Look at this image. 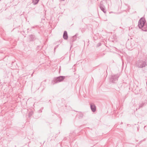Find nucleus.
Here are the masks:
<instances>
[{"label": "nucleus", "instance_id": "obj_5", "mask_svg": "<svg viewBox=\"0 0 147 147\" xmlns=\"http://www.w3.org/2000/svg\"><path fill=\"white\" fill-rule=\"evenodd\" d=\"M78 35V34H76L75 35L73 36L71 38L70 41V43L71 45V47L72 46L73 42L76 40L77 36Z\"/></svg>", "mask_w": 147, "mask_h": 147}, {"label": "nucleus", "instance_id": "obj_3", "mask_svg": "<svg viewBox=\"0 0 147 147\" xmlns=\"http://www.w3.org/2000/svg\"><path fill=\"white\" fill-rule=\"evenodd\" d=\"M147 65L145 61L142 60H139L136 63V66L139 68H142Z\"/></svg>", "mask_w": 147, "mask_h": 147}, {"label": "nucleus", "instance_id": "obj_15", "mask_svg": "<svg viewBox=\"0 0 147 147\" xmlns=\"http://www.w3.org/2000/svg\"><path fill=\"white\" fill-rule=\"evenodd\" d=\"M33 73L32 74H32H33Z\"/></svg>", "mask_w": 147, "mask_h": 147}, {"label": "nucleus", "instance_id": "obj_13", "mask_svg": "<svg viewBox=\"0 0 147 147\" xmlns=\"http://www.w3.org/2000/svg\"><path fill=\"white\" fill-rule=\"evenodd\" d=\"M101 45V43H98L97 44V46L98 47L99 46H100Z\"/></svg>", "mask_w": 147, "mask_h": 147}, {"label": "nucleus", "instance_id": "obj_12", "mask_svg": "<svg viewBox=\"0 0 147 147\" xmlns=\"http://www.w3.org/2000/svg\"><path fill=\"white\" fill-rule=\"evenodd\" d=\"M59 45H57L54 48V51H55V49L58 47Z\"/></svg>", "mask_w": 147, "mask_h": 147}, {"label": "nucleus", "instance_id": "obj_2", "mask_svg": "<svg viewBox=\"0 0 147 147\" xmlns=\"http://www.w3.org/2000/svg\"><path fill=\"white\" fill-rule=\"evenodd\" d=\"M65 78V76H59V77L55 78L53 79L52 82V84L53 85L55 83H59L63 81Z\"/></svg>", "mask_w": 147, "mask_h": 147}, {"label": "nucleus", "instance_id": "obj_9", "mask_svg": "<svg viewBox=\"0 0 147 147\" xmlns=\"http://www.w3.org/2000/svg\"><path fill=\"white\" fill-rule=\"evenodd\" d=\"M30 40L31 41H33L35 39V37L34 35H31L29 36Z\"/></svg>", "mask_w": 147, "mask_h": 147}, {"label": "nucleus", "instance_id": "obj_4", "mask_svg": "<svg viewBox=\"0 0 147 147\" xmlns=\"http://www.w3.org/2000/svg\"><path fill=\"white\" fill-rule=\"evenodd\" d=\"M119 76V75L118 74L112 75L110 79L111 82L113 83H116L117 81Z\"/></svg>", "mask_w": 147, "mask_h": 147}, {"label": "nucleus", "instance_id": "obj_14", "mask_svg": "<svg viewBox=\"0 0 147 147\" xmlns=\"http://www.w3.org/2000/svg\"><path fill=\"white\" fill-rule=\"evenodd\" d=\"M146 127V126H145L144 127V128L145 129V127Z\"/></svg>", "mask_w": 147, "mask_h": 147}, {"label": "nucleus", "instance_id": "obj_8", "mask_svg": "<svg viewBox=\"0 0 147 147\" xmlns=\"http://www.w3.org/2000/svg\"><path fill=\"white\" fill-rule=\"evenodd\" d=\"M63 38L65 40H67L68 38V35L67 32L66 31H64L63 36Z\"/></svg>", "mask_w": 147, "mask_h": 147}, {"label": "nucleus", "instance_id": "obj_6", "mask_svg": "<svg viewBox=\"0 0 147 147\" xmlns=\"http://www.w3.org/2000/svg\"><path fill=\"white\" fill-rule=\"evenodd\" d=\"M102 1L100 2L99 5V7L101 10L104 13H105L106 12V10L105 9V6L102 3Z\"/></svg>", "mask_w": 147, "mask_h": 147}, {"label": "nucleus", "instance_id": "obj_1", "mask_svg": "<svg viewBox=\"0 0 147 147\" xmlns=\"http://www.w3.org/2000/svg\"><path fill=\"white\" fill-rule=\"evenodd\" d=\"M138 26L140 28L144 31H147V24L146 23L145 19L141 18L138 22Z\"/></svg>", "mask_w": 147, "mask_h": 147}, {"label": "nucleus", "instance_id": "obj_10", "mask_svg": "<svg viewBox=\"0 0 147 147\" xmlns=\"http://www.w3.org/2000/svg\"><path fill=\"white\" fill-rule=\"evenodd\" d=\"M39 0H32V3L34 5L37 4Z\"/></svg>", "mask_w": 147, "mask_h": 147}, {"label": "nucleus", "instance_id": "obj_7", "mask_svg": "<svg viewBox=\"0 0 147 147\" xmlns=\"http://www.w3.org/2000/svg\"><path fill=\"white\" fill-rule=\"evenodd\" d=\"M90 108L92 111L93 112H95L96 109V107L95 105L93 103H92L90 105Z\"/></svg>", "mask_w": 147, "mask_h": 147}, {"label": "nucleus", "instance_id": "obj_11", "mask_svg": "<svg viewBox=\"0 0 147 147\" xmlns=\"http://www.w3.org/2000/svg\"><path fill=\"white\" fill-rule=\"evenodd\" d=\"M144 104V103L142 102L141 103H140L139 104V107L138 108V109H139L140 108H142L143 107Z\"/></svg>", "mask_w": 147, "mask_h": 147}]
</instances>
